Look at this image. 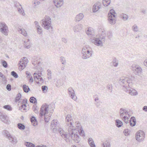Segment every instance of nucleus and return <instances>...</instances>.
Segmentation results:
<instances>
[{"label": "nucleus", "mask_w": 147, "mask_h": 147, "mask_svg": "<svg viewBox=\"0 0 147 147\" xmlns=\"http://www.w3.org/2000/svg\"><path fill=\"white\" fill-rule=\"evenodd\" d=\"M79 134L82 136H84V131L80 123L77 124L76 127L73 125L69 126L68 131L65 133L63 134L62 136L66 140L71 139L75 142L78 143L80 140Z\"/></svg>", "instance_id": "obj_1"}, {"label": "nucleus", "mask_w": 147, "mask_h": 147, "mask_svg": "<svg viewBox=\"0 0 147 147\" xmlns=\"http://www.w3.org/2000/svg\"><path fill=\"white\" fill-rule=\"evenodd\" d=\"M119 113L120 118L126 124L129 123L131 127H134L136 125V120L135 117L132 116L129 119L131 115L126 109L121 108L120 109Z\"/></svg>", "instance_id": "obj_2"}, {"label": "nucleus", "mask_w": 147, "mask_h": 147, "mask_svg": "<svg viewBox=\"0 0 147 147\" xmlns=\"http://www.w3.org/2000/svg\"><path fill=\"white\" fill-rule=\"evenodd\" d=\"M49 106L46 103L43 104L41 107L40 110L39 118L40 119V121L45 120L46 123L48 122L51 115L50 114V115L48 116L47 114L48 113Z\"/></svg>", "instance_id": "obj_3"}, {"label": "nucleus", "mask_w": 147, "mask_h": 147, "mask_svg": "<svg viewBox=\"0 0 147 147\" xmlns=\"http://www.w3.org/2000/svg\"><path fill=\"white\" fill-rule=\"evenodd\" d=\"M51 18L48 16H46L45 19L42 20V25L44 28L47 30H49V32L52 33L53 31V27L51 26Z\"/></svg>", "instance_id": "obj_4"}, {"label": "nucleus", "mask_w": 147, "mask_h": 147, "mask_svg": "<svg viewBox=\"0 0 147 147\" xmlns=\"http://www.w3.org/2000/svg\"><path fill=\"white\" fill-rule=\"evenodd\" d=\"M105 36H102V37L100 36L99 37H93L91 38V41L92 43L98 46H102V42H105Z\"/></svg>", "instance_id": "obj_5"}, {"label": "nucleus", "mask_w": 147, "mask_h": 147, "mask_svg": "<svg viewBox=\"0 0 147 147\" xmlns=\"http://www.w3.org/2000/svg\"><path fill=\"white\" fill-rule=\"evenodd\" d=\"M115 14H116L115 11L113 9L110 10L108 13V20L109 22L111 24H114L116 22Z\"/></svg>", "instance_id": "obj_6"}, {"label": "nucleus", "mask_w": 147, "mask_h": 147, "mask_svg": "<svg viewBox=\"0 0 147 147\" xmlns=\"http://www.w3.org/2000/svg\"><path fill=\"white\" fill-rule=\"evenodd\" d=\"M128 87L125 86H123V89L124 91L126 92H128V93L132 96H135L138 94L137 91L135 89L131 87V86L128 84Z\"/></svg>", "instance_id": "obj_7"}, {"label": "nucleus", "mask_w": 147, "mask_h": 147, "mask_svg": "<svg viewBox=\"0 0 147 147\" xmlns=\"http://www.w3.org/2000/svg\"><path fill=\"white\" fill-rule=\"evenodd\" d=\"M28 62V60L26 57H24L22 58L19 61V70H22L24 69Z\"/></svg>", "instance_id": "obj_8"}, {"label": "nucleus", "mask_w": 147, "mask_h": 147, "mask_svg": "<svg viewBox=\"0 0 147 147\" xmlns=\"http://www.w3.org/2000/svg\"><path fill=\"white\" fill-rule=\"evenodd\" d=\"M4 132V134H5L6 138L8 139L10 142L13 144H16L17 143L18 141L16 137L11 136L9 133L6 130H5Z\"/></svg>", "instance_id": "obj_9"}, {"label": "nucleus", "mask_w": 147, "mask_h": 147, "mask_svg": "<svg viewBox=\"0 0 147 147\" xmlns=\"http://www.w3.org/2000/svg\"><path fill=\"white\" fill-rule=\"evenodd\" d=\"M145 134L144 131L142 130L138 131L136 135V138L138 142H140L144 140Z\"/></svg>", "instance_id": "obj_10"}, {"label": "nucleus", "mask_w": 147, "mask_h": 147, "mask_svg": "<svg viewBox=\"0 0 147 147\" xmlns=\"http://www.w3.org/2000/svg\"><path fill=\"white\" fill-rule=\"evenodd\" d=\"M57 120H53L52 121L51 123V129L52 130L53 132L55 133H57L59 131V128L57 125Z\"/></svg>", "instance_id": "obj_11"}, {"label": "nucleus", "mask_w": 147, "mask_h": 147, "mask_svg": "<svg viewBox=\"0 0 147 147\" xmlns=\"http://www.w3.org/2000/svg\"><path fill=\"white\" fill-rule=\"evenodd\" d=\"M40 71H37V80L38 81H37V84L41 85L44 82V80L41 76L42 75V71L43 70V69L42 68H40Z\"/></svg>", "instance_id": "obj_12"}, {"label": "nucleus", "mask_w": 147, "mask_h": 147, "mask_svg": "<svg viewBox=\"0 0 147 147\" xmlns=\"http://www.w3.org/2000/svg\"><path fill=\"white\" fill-rule=\"evenodd\" d=\"M68 93L71 98L74 100L77 99V96H76L74 90L71 87L69 88L68 90Z\"/></svg>", "instance_id": "obj_13"}, {"label": "nucleus", "mask_w": 147, "mask_h": 147, "mask_svg": "<svg viewBox=\"0 0 147 147\" xmlns=\"http://www.w3.org/2000/svg\"><path fill=\"white\" fill-rule=\"evenodd\" d=\"M134 73L135 75L140 76L141 78L143 76L142 68L139 66L135 67V69L134 70Z\"/></svg>", "instance_id": "obj_14"}, {"label": "nucleus", "mask_w": 147, "mask_h": 147, "mask_svg": "<svg viewBox=\"0 0 147 147\" xmlns=\"http://www.w3.org/2000/svg\"><path fill=\"white\" fill-rule=\"evenodd\" d=\"M27 99L25 98L22 100V101L21 102V101L18 102V105H20V106L19 107V109H23L24 110H26V104L27 103Z\"/></svg>", "instance_id": "obj_15"}, {"label": "nucleus", "mask_w": 147, "mask_h": 147, "mask_svg": "<svg viewBox=\"0 0 147 147\" xmlns=\"http://www.w3.org/2000/svg\"><path fill=\"white\" fill-rule=\"evenodd\" d=\"M66 124L67 126L72 125V117L71 115H68L66 117Z\"/></svg>", "instance_id": "obj_16"}, {"label": "nucleus", "mask_w": 147, "mask_h": 147, "mask_svg": "<svg viewBox=\"0 0 147 147\" xmlns=\"http://www.w3.org/2000/svg\"><path fill=\"white\" fill-rule=\"evenodd\" d=\"M101 4V3L100 2H98L95 3L93 7V12L95 13L100 8Z\"/></svg>", "instance_id": "obj_17"}, {"label": "nucleus", "mask_w": 147, "mask_h": 147, "mask_svg": "<svg viewBox=\"0 0 147 147\" xmlns=\"http://www.w3.org/2000/svg\"><path fill=\"white\" fill-rule=\"evenodd\" d=\"M8 117L7 116L3 114H1L0 116V119L1 120V121L5 123L9 124L10 121H8Z\"/></svg>", "instance_id": "obj_18"}, {"label": "nucleus", "mask_w": 147, "mask_h": 147, "mask_svg": "<svg viewBox=\"0 0 147 147\" xmlns=\"http://www.w3.org/2000/svg\"><path fill=\"white\" fill-rule=\"evenodd\" d=\"M53 2L57 8L61 7L63 4V0H53Z\"/></svg>", "instance_id": "obj_19"}, {"label": "nucleus", "mask_w": 147, "mask_h": 147, "mask_svg": "<svg viewBox=\"0 0 147 147\" xmlns=\"http://www.w3.org/2000/svg\"><path fill=\"white\" fill-rule=\"evenodd\" d=\"M92 51H89V50H87L86 52V54L85 55H82V57L83 59H86L87 58L90 57L92 55Z\"/></svg>", "instance_id": "obj_20"}, {"label": "nucleus", "mask_w": 147, "mask_h": 147, "mask_svg": "<svg viewBox=\"0 0 147 147\" xmlns=\"http://www.w3.org/2000/svg\"><path fill=\"white\" fill-rule=\"evenodd\" d=\"M30 121L33 126H36L37 125V119L34 116H32L31 117Z\"/></svg>", "instance_id": "obj_21"}, {"label": "nucleus", "mask_w": 147, "mask_h": 147, "mask_svg": "<svg viewBox=\"0 0 147 147\" xmlns=\"http://www.w3.org/2000/svg\"><path fill=\"white\" fill-rule=\"evenodd\" d=\"M84 16L83 13H80L77 15L76 18L75 19L76 21H80L84 18Z\"/></svg>", "instance_id": "obj_22"}, {"label": "nucleus", "mask_w": 147, "mask_h": 147, "mask_svg": "<svg viewBox=\"0 0 147 147\" xmlns=\"http://www.w3.org/2000/svg\"><path fill=\"white\" fill-rule=\"evenodd\" d=\"M115 123L116 126L118 127H121L123 125V122L118 119L115 120Z\"/></svg>", "instance_id": "obj_23"}, {"label": "nucleus", "mask_w": 147, "mask_h": 147, "mask_svg": "<svg viewBox=\"0 0 147 147\" xmlns=\"http://www.w3.org/2000/svg\"><path fill=\"white\" fill-rule=\"evenodd\" d=\"M82 26L80 24L76 25L74 28V32H79L82 29Z\"/></svg>", "instance_id": "obj_24"}, {"label": "nucleus", "mask_w": 147, "mask_h": 147, "mask_svg": "<svg viewBox=\"0 0 147 147\" xmlns=\"http://www.w3.org/2000/svg\"><path fill=\"white\" fill-rule=\"evenodd\" d=\"M92 29V28H88L86 32L87 34L88 35H94V31Z\"/></svg>", "instance_id": "obj_25"}, {"label": "nucleus", "mask_w": 147, "mask_h": 147, "mask_svg": "<svg viewBox=\"0 0 147 147\" xmlns=\"http://www.w3.org/2000/svg\"><path fill=\"white\" fill-rule=\"evenodd\" d=\"M88 141L89 144L91 147H96L94 142L91 138H89Z\"/></svg>", "instance_id": "obj_26"}, {"label": "nucleus", "mask_w": 147, "mask_h": 147, "mask_svg": "<svg viewBox=\"0 0 147 147\" xmlns=\"http://www.w3.org/2000/svg\"><path fill=\"white\" fill-rule=\"evenodd\" d=\"M134 78H135L134 76H129L128 78V79H127V80L126 81L127 83L129 84L130 83H132V81L134 80Z\"/></svg>", "instance_id": "obj_27"}, {"label": "nucleus", "mask_w": 147, "mask_h": 147, "mask_svg": "<svg viewBox=\"0 0 147 147\" xmlns=\"http://www.w3.org/2000/svg\"><path fill=\"white\" fill-rule=\"evenodd\" d=\"M1 32L4 35L7 36L8 35V27H6L5 29H1L0 30Z\"/></svg>", "instance_id": "obj_28"}, {"label": "nucleus", "mask_w": 147, "mask_h": 147, "mask_svg": "<svg viewBox=\"0 0 147 147\" xmlns=\"http://www.w3.org/2000/svg\"><path fill=\"white\" fill-rule=\"evenodd\" d=\"M101 146L102 147H111L110 142L107 141L103 142Z\"/></svg>", "instance_id": "obj_29"}, {"label": "nucleus", "mask_w": 147, "mask_h": 147, "mask_svg": "<svg viewBox=\"0 0 147 147\" xmlns=\"http://www.w3.org/2000/svg\"><path fill=\"white\" fill-rule=\"evenodd\" d=\"M18 30L19 31H21V34H22L24 36H27V33L26 32L23 28H18Z\"/></svg>", "instance_id": "obj_30"}, {"label": "nucleus", "mask_w": 147, "mask_h": 147, "mask_svg": "<svg viewBox=\"0 0 147 147\" xmlns=\"http://www.w3.org/2000/svg\"><path fill=\"white\" fill-rule=\"evenodd\" d=\"M23 89L24 91L26 93H28L30 90V88L28 86L26 85H24L23 86Z\"/></svg>", "instance_id": "obj_31"}, {"label": "nucleus", "mask_w": 147, "mask_h": 147, "mask_svg": "<svg viewBox=\"0 0 147 147\" xmlns=\"http://www.w3.org/2000/svg\"><path fill=\"white\" fill-rule=\"evenodd\" d=\"M111 1L110 0H103L102 3L104 6L105 7L107 6L110 3Z\"/></svg>", "instance_id": "obj_32"}, {"label": "nucleus", "mask_w": 147, "mask_h": 147, "mask_svg": "<svg viewBox=\"0 0 147 147\" xmlns=\"http://www.w3.org/2000/svg\"><path fill=\"white\" fill-rule=\"evenodd\" d=\"M120 16L121 18L124 20H127L128 19V16L124 13H122L121 14Z\"/></svg>", "instance_id": "obj_33"}, {"label": "nucleus", "mask_w": 147, "mask_h": 147, "mask_svg": "<svg viewBox=\"0 0 147 147\" xmlns=\"http://www.w3.org/2000/svg\"><path fill=\"white\" fill-rule=\"evenodd\" d=\"M24 144L26 146L28 147H35V145L34 144L30 142H25Z\"/></svg>", "instance_id": "obj_34"}, {"label": "nucleus", "mask_w": 147, "mask_h": 147, "mask_svg": "<svg viewBox=\"0 0 147 147\" xmlns=\"http://www.w3.org/2000/svg\"><path fill=\"white\" fill-rule=\"evenodd\" d=\"M6 27H8L5 23L3 22H0V30H1V29H5V28H6Z\"/></svg>", "instance_id": "obj_35"}, {"label": "nucleus", "mask_w": 147, "mask_h": 147, "mask_svg": "<svg viewBox=\"0 0 147 147\" xmlns=\"http://www.w3.org/2000/svg\"><path fill=\"white\" fill-rule=\"evenodd\" d=\"M18 128L21 130H24L25 128V126L23 124L21 123H18Z\"/></svg>", "instance_id": "obj_36"}, {"label": "nucleus", "mask_w": 147, "mask_h": 147, "mask_svg": "<svg viewBox=\"0 0 147 147\" xmlns=\"http://www.w3.org/2000/svg\"><path fill=\"white\" fill-rule=\"evenodd\" d=\"M130 130L128 129H126L124 130L123 132L126 136H128L130 135Z\"/></svg>", "instance_id": "obj_37"}, {"label": "nucleus", "mask_w": 147, "mask_h": 147, "mask_svg": "<svg viewBox=\"0 0 147 147\" xmlns=\"http://www.w3.org/2000/svg\"><path fill=\"white\" fill-rule=\"evenodd\" d=\"M3 108L7 109L8 111H11L12 110V109L11 106L9 105H5L3 107Z\"/></svg>", "instance_id": "obj_38"}, {"label": "nucleus", "mask_w": 147, "mask_h": 147, "mask_svg": "<svg viewBox=\"0 0 147 147\" xmlns=\"http://www.w3.org/2000/svg\"><path fill=\"white\" fill-rule=\"evenodd\" d=\"M30 101L31 103H34L37 102V99L34 97L32 96L30 98Z\"/></svg>", "instance_id": "obj_39"}, {"label": "nucleus", "mask_w": 147, "mask_h": 147, "mask_svg": "<svg viewBox=\"0 0 147 147\" xmlns=\"http://www.w3.org/2000/svg\"><path fill=\"white\" fill-rule=\"evenodd\" d=\"M1 63L2 65L5 68H6L8 66V64L7 62L4 60L1 61Z\"/></svg>", "instance_id": "obj_40"}, {"label": "nucleus", "mask_w": 147, "mask_h": 147, "mask_svg": "<svg viewBox=\"0 0 147 147\" xmlns=\"http://www.w3.org/2000/svg\"><path fill=\"white\" fill-rule=\"evenodd\" d=\"M42 90L43 92L46 93L48 90V87L46 86H42Z\"/></svg>", "instance_id": "obj_41"}, {"label": "nucleus", "mask_w": 147, "mask_h": 147, "mask_svg": "<svg viewBox=\"0 0 147 147\" xmlns=\"http://www.w3.org/2000/svg\"><path fill=\"white\" fill-rule=\"evenodd\" d=\"M21 97V94L20 93H18L16 98H15V101L16 102L18 101Z\"/></svg>", "instance_id": "obj_42"}, {"label": "nucleus", "mask_w": 147, "mask_h": 147, "mask_svg": "<svg viewBox=\"0 0 147 147\" xmlns=\"http://www.w3.org/2000/svg\"><path fill=\"white\" fill-rule=\"evenodd\" d=\"M113 62V65L114 67H116L117 66L118 63L116 58L115 57L114 58Z\"/></svg>", "instance_id": "obj_43"}, {"label": "nucleus", "mask_w": 147, "mask_h": 147, "mask_svg": "<svg viewBox=\"0 0 147 147\" xmlns=\"http://www.w3.org/2000/svg\"><path fill=\"white\" fill-rule=\"evenodd\" d=\"M11 74L15 78H17L18 77V74L14 71H12L11 72Z\"/></svg>", "instance_id": "obj_44"}, {"label": "nucleus", "mask_w": 147, "mask_h": 147, "mask_svg": "<svg viewBox=\"0 0 147 147\" xmlns=\"http://www.w3.org/2000/svg\"><path fill=\"white\" fill-rule=\"evenodd\" d=\"M42 30L40 27L37 25V33L39 34H42Z\"/></svg>", "instance_id": "obj_45"}, {"label": "nucleus", "mask_w": 147, "mask_h": 147, "mask_svg": "<svg viewBox=\"0 0 147 147\" xmlns=\"http://www.w3.org/2000/svg\"><path fill=\"white\" fill-rule=\"evenodd\" d=\"M127 80V78L124 79L123 78H122L119 80V82L121 84H124V82H126V80Z\"/></svg>", "instance_id": "obj_46"}, {"label": "nucleus", "mask_w": 147, "mask_h": 147, "mask_svg": "<svg viewBox=\"0 0 147 147\" xmlns=\"http://www.w3.org/2000/svg\"><path fill=\"white\" fill-rule=\"evenodd\" d=\"M132 29L135 32H137L138 31V27L136 24H135L132 26Z\"/></svg>", "instance_id": "obj_47"}, {"label": "nucleus", "mask_w": 147, "mask_h": 147, "mask_svg": "<svg viewBox=\"0 0 147 147\" xmlns=\"http://www.w3.org/2000/svg\"><path fill=\"white\" fill-rule=\"evenodd\" d=\"M32 63L34 66L37 64V59H36V57H35L33 58L32 61Z\"/></svg>", "instance_id": "obj_48"}, {"label": "nucleus", "mask_w": 147, "mask_h": 147, "mask_svg": "<svg viewBox=\"0 0 147 147\" xmlns=\"http://www.w3.org/2000/svg\"><path fill=\"white\" fill-rule=\"evenodd\" d=\"M107 37L109 39H110L111 38L112 34L111 31H109L107 33Z\"/></svg>", "instance_id": "obj_49"}, {"label": "nucleus", "mask_w": 147, "mask_h": 147, "mask_svg": "<svg viewBox=\"0 0 147 147\" xmlns=\"http://www.w3.org/2000/svg\"><path fill=\"white\" fill-rule=\"evenodd\" d=\"M18 12L19 13H21V14H22V15H24L25 13H24V11L22 9V8H18Z\"/></svg>", "instance_id": "obj_50"}, {"label": "nucleus", "mask_w": 147, "mask_h": 147, "mask_svg": "<svg viewBox=\"0 0 147 147\" xmlns=\"http://www.w3.org/2000/svg\"><path fill=\"white\" fill-rule=\"evenodd\" d=\"M39 59H37V65H38V66H40L41 64V63L40 61H42V58L41 56L39 57Z\"/></svg>", "instance_id": "obj_51"}, {"label": "nucleus", "mask_w": 147, "mask_h": 147, "mask_svg": "<svg viewBox=\"0 0 147 147\" xmlns=\"http://www.w3.org/2000/svg\"><path fill=\"white\" fill-rule=\"evenodd\" d=\"M56 86L57 87H59L60 86H61V83L60 82V81L59 79L57 80L56 83Z\"/></svg>", "instance_id": "obj_52"}, {"label": "nucleus", "mask_w": 147, "mask_h": 147, "mask_svg": "<svg viewBox=\"0 0 147 147\" xmlns=\"http://www.w3.org/2000/svg\"><path fill=\"white\" fill-rule=\"evenodd\" d=\"M107 88L109 90H111V92L112 90V85L108 84L107 86Z\"/></svg>", "instance_id": "obj_53"}, {"label": "nucleus", "mask_w": 147, "mask_h": 147, "mask_svg": "<svg viewBox=\"0 0 147 147\" xmlns=\"http://www.w3.org/2000/svg\"><path fill=\"white\" fill-rule=\"evenodd\" d=\"M37 106L36 104H35L33 106V109L34 111L35 112V113H37Z\"/></svg>", "instance_id": "obj_54"}, {"label": "nucleus", "mask_w": 147, "mask_h": 147, "mask_svg": "<svg viewBox=\"0 0 147 147\" xmlns=\"http://www.w3.org/2000/svg\"><path fill=\"white\" fill-rule=\"evenodd\" d=\"M8 91H10L11 90V86L10 84H7L6 87Z\"/></svg>", "instance_id": "obj_55"}, {"label": "nucleus", "mask_w": 147, "mask_h": 147, "mask_svg": "<svg viewBox=\"0 0 147 147\" xmlns=\"http://www.w3.org/2000/svg\"><path fill=\"white\" fill-rule=\"evenodd\" d=\"M86 50L85 49L83 48L82 51V55H85L86 54Z\"/></svg>", "instance_id": "obj_56"}, {"label": "nucleus", "mask_w": 147, "mask_h": 147, "mask_svg": "<svg viewBox=\"0 0 147 147\" xmlns=\"http://www.w3.org/2000/svg\"><path fill=\"white\" fill-rule=\"evenodd\" d=\"M64 58L63 57H60V61L61 62H62V64H64L65 63V60L63 61V59Z\"/></svg>", "instance_id": "obj_57"}, {"label": "nucleus", "mask_w": 147, "mask_h": 147, "mask_svg": "<svg viewBox=\"0 0 147 147\" xmlns=\"http://www.w3.org/2000/svg\"><path fill=\"white\" fill-rule=\"evenodd\" d=\"M24 47L26 48H27V49H29L30 48V46L29 45H26V43L25 42H24Z\"/></svg>", "instance_id": "obj_58"}, {"label": "nucleus", "mask_w": 147, "mask_h": 147, "mask_svg": "<svg viewBox=\"0 0 147 147\" xmlns=\"http://www.w3.org/2000/svg\"><path fill=\"white\" fill-rule=\"evenodd\" d=\"M36 74H37V73L36 72H35V73L34 74V81H35V82L37 83V82H36V79H37V76H36L35 75Z\"/></svg>", "instance_id": "obj_59"}, {"label": "nucleus", "mask_w": 147, "mask_h": 147, "mask_svg": "<svg viewBox=\"0 0 147 147\" xmlns=\"http://www.w3.org/2000/svg\"><path fill=\"white\" fill-rule=\"evenodd\" d=\"M36 1H34V2L33 3L32 5L33 7L34 8H36Z\"/></svg>", "instance_id": "obj_60"}, {"label": "nucleus", "mask_w": 147, "mask_h": 147, "mask_svg": "<svg viewBox=\"0 0 147 147\" xmlns=\"http://www.w3.org/2000/svg\"><path fill=\"white\" fill-rule=\"evenodd\" d=\"M62 40L65 43H66L67 42V40L64 38H62Z\"/></svg>", "instance_id": "obj_61"}, {"label": "nucleus", "mask_w": 147, "mask_h": 147, "mask_svg": "<svg viewBox=\"0 0 147 147\" xmlns=\"http://www.w3.org/2000/svg\"><path fill=\"white\" fill-rule=\"evenodd\" d=\"M47 78L48 80H51V74H47Z\"/></svg>", "instance_id": "obj_62"}, {"label": "nucleus", "mask_w": 147, "mask_h": 147, "mask_svg": "<svg viewBox=\"0 0 147 147\" xmlns=\"http://www.w3.org/2000/svg\"><path fill=\"white\" fill-rule=\"evenodd\" d=\"M143 110L147 112V106H144L143 108Z\"/></svg>", "instance_id": "obj_63"}, {"label": "nucleus", "mask_w": 147, "mask_h": 147, "mask_svg": "<svg viewBox=\"0 0 147 147\" xmlns=\"http://www.w3.org/2000/svg\"><path fill=\"white\" fill-rule=\"evenodd\" d=\"M30 78L29 81L30 82H33L34 81L33 78L32 76H30L29 77Z\"/></svg>", "instance_id": "obj_64"}]
</instances>
